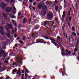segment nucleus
<instances>
[{"mask_svg":"<svg viewBox=\"0 0 79 79\" xmlns=\"http://www.w3.org/2000/svg\"><path fill=\"white\" fill-rule=\"evenodd\" d=\"M47 18L49 20H52L53 18V13H49L47 14Z\"/></svg>","mask_w":79,"mask_h":79,"instance_id":"1","label":"nucleus"},{"mask_svg":"<svg viewBox=\"0 0 79 79\" xmlns=\"http://www.w3.org/2000/svg\"><path fill=\"white\" fill-rule=\"evenodd\" d=\"M21 58H22V56H21V55H19L17 56L16 59L17 60H18L17 61V64H19V63H20L21 64H22V61L21 60H21Z\"/></svg>","mask_w":79,"mask_h":79,"instance_id":"2","label":"nucleus"},{"mask_svg":"<svg viewBox=\"0 0 79 79\" xmlns=\"http://www.w3.org/2000/svg\"><path fill=\"white\" fill-rule=\"evenodd\" d=\"M6 29L7 31V36L9 38H10V28L6 26H5Z\"/></svg>","mask_w":79,"mask_h":79,"instance_id":"3","label":"nucleus"},{"mask_svg":"<svg viewBox=\"0 0 79 79\" xmlns=\"http://www.w3.org/2000/svg\"><path fill=\"white\" fill-rule=\"evenodd\" d=\"M1 8L2 9V10H4V9H5V7L6 6V4L5 3H3L1 4Z\"/></svg>","mask_w":79,"mask_h":79,"instance_id":"4","label":"nucleus"},{"mask_svg":"<svg viewBox=\"0 0 79 79\" xmlns=\"http://www.w3.org/2000/svg\"><path fill=\"white\" fill-rule=\"evenodd\" d=\"M42 10L44 11H47V6H44L42 8Z\"/></svg>","mask_w":79,"mask_h":79,"instance_id":"5","label":"nucleus"},{"mask_svg":"<svg viewBox=\"0 0 79 79\" xmlns=\"http://www.w3.org/2000/svg\"><path fill=\"white\" fill-rule=\"evenodd\" d=\"M7 26H8L10 29H13V25H12L11 24H9L8 23H7Z\"/></svg>","mask_w":79,"mask_h":79,"instance_id":"6","label":"nucleus"},{"mask_svg":"<svg viewBox=\"0 0 79 79\" xmlns=\"http://www.w3.org/2000/svg\"><path fill=\"white\" fill-rule=\"evenodd\" d=\"M50 23L49 21H46L44 23V26H45V25H47V24H48L49 26H50V23Z\"/></svg>","mask_w":79,"mask_h":79,"instance_id":"7","label":"nucleus"},{"mask_svg":"<svg viewBox=\"0 0 79 79\" xmlns=\"http://www.w3.org/2000/svg\"><path fill=\"white\" fill-rule=\"evenodd\" d=\"M41 14L42 16H45L46 15V11L42 10L41 11Z\"/></svg>","mask_w":79,"mask_h":79,"instance_id":"8","label":"nucleus"},{"mask_svg":"<svg viewBox=\"0 0 79 79\" xmlns=\"http://www.w3.org/2000/svg\"><path fill=\"white\" fill-rule=\"evenodd\" d=\"M51 41H52V43L53 44H54V45H56V43H55V40H54V39H52V38H50Z\"/></svg>","mask_w":79,"mask_h":79,"instance_id":"9","label":"nucleus"},{"mask_svg":"<svg viewBox=\"0 0 79 79\" xmlns=\"http://www.w3.org/2000/svg\"><path fill=\"white\" fill-rule=\"evenodd\" d=\"M2 16L5 19H6L7 18V15H6L3 12L2 13Z\"/></svg>","mask_w":79,"mask_h":79,"instance_id":"10","label":"nucleus"},{"mask_svg":"<svg viewBox=\"0 0 79 79\" xmlns=\"http://www.w3.org/2000/svg\"><path fill=\"white\" fill-rule=\"evenodd\" d=\"M27 23V20L26 18H24L23 19V24H25V23Z\"/></svg>","mask_w":79,"mask_h":79,"instance_id":"11","label":"nucleus"},{"mask_svg":"<svg viewBox=\"0 0 79 79\" xmlns=\"http://www.w3.org/2000/svg\"><path fill=\"white\" fill-rule=\"evenodd\" d=\"M6 12H9L11 11V8H10L8 7L6 9Z\"/></svg>","mask_w":79,"mask_h":79,"instance_id":"12","label":"nucleus"},{"mask_svg":"<svg viewBox=\"0 0 79 79\" xmlns=\"http://www.w3.org/2000/svg\"><path fill=\"white\" fill-rule=\"evenodd\" d=\"M66 13V12L65 11H64L63 12V14L62 15V19H64V17H65V13Z\"/></svg>","mask_w":79,"mask_h":79,"instance_id":"13","label":"nucleus"},{"mask_svg":"<svg viewBox=\"0 0 79 79\" xmlns=\"http://www.w3.org/2000/svg\"><path fill=\"white\" fill-rule=\"evenodd\" d=\"M42 6V5L41 4H39L38 5V8L39 9H41Z\"/></svg>","mask_w":79,"mask_h":79,"instance_id":"14","label":"nucleus"},{"mask_svg":"<svg viewBox=\"0 0 79 79\" xmlns=\"http://www.w3.org/2000/svg\"><path fill=\"white\" fill-rule=\"evenodd\" d=\"M0 32L2 35H5V32L3 30H0Z\"/></svg>","mask_w":79,"mask_h":79,"instance_id":"15","label":"nucleus"},{"mask_svg":"<svg viewBox=\"0 0 79 79\" xmlns=\"http://www.w3.org/2000/svg\"><path fill=\"white\" fill-rule=\"evenodd\" d=\"M1 69L2 71H5L6 69V67H2L1 68Z\"/></svg>","mask_w":79,"mask_h":79,"instance_id":"16","label":"nucleus"},{"mask_svg":"<svg viewBox=\"0 0 79 79\" xmlns=\"http://www.w3.org/2000/svg\"><path fill=\"white\" fill-rule=\"evenodd\" d=\"M19 73H21V69L20 68L19 69V70L18 71V72L16 74H18Z\"/></svg>","mask_w":79,"mask_h":79,"instance_id":"17","label":"nucleus"},{"mask_svg":"<svg viewBox=\"0 0 79 79\" xmlns=\"http://www.w3.org/2000/svg\"><path fill=\"white\" fill-rule=\"evenodd\" d=\"M0 52L2 53V54H5V51L3 50H1Z\"/></svg>","mask_w":79,"mask_h":79,"instance_id":"18","label":"nucleus"},{"mask_svg":"<svg viewBox=\"0 0 79 79\" xmlns=\"http://www.w3.org/2000/svg\"><path fill=\"white\" fill-rule=\"evenodd\" d=\"M28 76V75L26 73H25V79H27V77Z\"/></svg>","mask_w":79,"mask_h":79,"instance_id":"19","label":"nucleus"},{"mask_svg":"<svg viewBox=\"0 0 79 79\" xmlns=\"http://www.w3.org/2000/svg\"><path fill=\"white\" fill-rule=\"evenodd\" d=\"M57 3H58V1H57V0H56L54 3V5H56V4H57Z\"/></svg>","mask_w":79,"mask_h":79,"instance_id":"20","label":"nucleus"},{"mask_svg":"<svg viewBox=\"0 0 79 79\" xmlns=\"http://www.w3.org/2000/svg\"><path fill=\"white\" fill-rule=\"evenodd\" d=\"M3 26H1L0 27V31H3Z\"/></svg>","mask_w":79,"mask_h":79,"instance_id":"21","label":"nucleus"},{"mask_svg":"<svg viewBox=\"0 0 79 79\" xmlns=\"http://www.w3.org/2000/svg\"><path fill=\"white\" fill-rule=\"evenodd\" d=\"M67 24H68L69 28H71V26H70V23H69V21H68L67 22Z\"/></svg>","mask_w":79,"mask_h":79,"instance_id":"22","label":"nucleus"},{"mask_svg":"<svg viewBox=\"0 0 79 79\" xmlns=\"http://www.w3.org/2000/svg\"><path fill=\"white\" fill-rule=\"evenodd\" d=\"M58 8H59L58 6H56L55 7V9L56 10V11H58Z\"/></svg>","mask_w":79,"mask_h":79,"instance_id":"23","label":"nucleus"},{"mask_svg":"<svg viewBox=\"0 0 79 79\" xmlns=\"http://www.w3.org/2000/svg\"><path fill=\"white\" fill-rule=\"evenodd\" d=\"M10 17L11 18H14V15H12L11 14H10Z\"/></svg>","mask_w":79,"mask_h":79,"instance_id":"24","label":"nucleus"},{"mask_svg":"<svg viewBox=\"0 0 79 79\" xmlns=\"http://www.w3.org/2000/svg\"><path fill=\"white\" fill-rule=\"evenodd\" d=\"M39 27V25H36L35 27V29H37Z\"/></svg>","mask_w":79,"mask_h":79,"instance_id":"25","label":"nucleus"},{"mask_svg":"<svg viewBox=\"0 0 79 79\" xmlns=\"http://www.w3.org/2000/svg\"><path fill=\"white\" fill-rule=\"evenodd\" d=\"M21 26H22L21 25V24H19V29H21Z\"/></svg>","mask_w":79,"mask_h":79,"instance_id":"26","label":"nucleus"},{"mask_svg":"<svg viewBox=\"0 0 79 79\" xmlns=\"http://www.w3.org/2000/svg\"><path fill=\"white\" fill-rule=\"evenodd\" d=\"M46 3L47 4H48V5H50V4H52V2H46Z\"/></svg>","mask_w":79,"mask_h":79,"instance_id":"27","label":"nucleus"},{"mask_svg":"<svg viewBox=\"0 0 79 79\" xmlns=\"http://www.w3.org/2000/svg\"><path fill=\"white\" fill-rule=\"evenodd\" d=\"M74 50H75V52H76L78 50V49H77V48H75Z\"/></svg>","mask_w":79,"mask_h":79,"instance_id":"28","label":"nucleus"},{"mask_svg":"<svg viewBox=\"0 0 79 79\" xmlns=\"http://www.w3.org/2000/svg\"><path fill=\"white\" fill-rule=\"evenodd\" d=\"M64 25H63L62 26V30L63 31H64Z\"/></svg>","mask_w":79,"mask_h":79,"instance_id":"29","label":"nucleus"},{"mask_svg":"<svg viewBox=\"0 0 79 79\" xmlns=\"http://www.w3.org/2000/svg\"><path fill=\"white\" fill-rule=\"evenodd\" d=\"M12 13L13 14H14V15H15V13H16V11L15 10H13V11L12 12Z\"/></svg>","mask_w":79,"mask_h":79,"instance_id":"30","label":"nucleus"},{"mask_svg":"<svg viewBox=\"0 0 79 79\" xmlns=\"http://www.w3.org/2000/svg\"><path fill=\"white\" fill-rule=\"evenodd\" d=\"M24 74H23L22 77H21V79H24Z\"/></svg>","mask_w":79,"mask_h":79,"instance_id":"31","label":"nucleus"},{"mask_svg":"<svg viewBox=\"0 0 79 79\" xmlns=\"http://www.w3.org/2000/svg\"><path fill=\"white\" fill-rule=\"evenodd\" d=\"M42 42V41L38 40L37 41V43H41Z\"/></svg>","mask_w":79,"mask_h":79,"instance_id":"32","label":"nucleus"},{"mask_svg":"<svg viewBox=\"0 0 79 79\" xmlns=\"http://www.w3.org/2000/svg\"><path fill=\"white\" fill-rule=\"evenodd\" d=\"M19 42L20 43V44H23V41L22 40H21Z\"/></svg>","mask_w":79,"mask_h":79,"instance_id":"33","label":"nucleus"},{"mask_svg":"<svg viewBox=\"0 0 79 79\" xmlns=\"http://www.w3.org/2000/svg\"><path fill=\"white\" fill-rule=\"evenodd\" d=\"M73 34V35H75V36H76V33L74 32H73L72 33Z\"/></svg>","mask_w":79,"mask_h":79,"instance_id":"34","label":"nucleus"},{"mask_svg":"<svg viewBox=\"0 0 79 79\" xmlns=\"http://www.w3.org/2000/svg\"><path fill=\"white\" fill-rule=\"evenodd\" d=\"M36 4H37L36 2H34L33 3V5L34 6H35V5H36Z\"/></svg>","mask_w":79,"mask_h":79,"instance_id":"35","label":"nucleus"},{"mask_svg":"<svg viewBox=\"0 0 79 79\" xmlns=\"http://www.w3.org/2000/svg\"><path fill=\"white\" fill-rule=\"evenodd\" d=\"M13 71V73H15V72H16V71H17V70H16V69H14Z\"/></svg>","mask_w":79,"mask_h":79,"instance_id":"36","label":"nucleus"},{"mask_svg":"<svg viewBox=\"0 0 79 79\" xmlns=\"http://www.w3.org/2000/svg\"><path fill=\"white\" fill-rule=\"evenodd\" d=\"M12 9L13 10H16V8H15V6H13V8H12Z\"/></svg>","mask_w":79,"mask_h":79,"instance_id":"37","label":"nucleus"},{"mask_svg":"<svg viewBox=\"0 0 79 79\" xmlns=\"http://www.w3.org/2000/svg\"><path fill=\"white\" fill-rule=\"evenodd\" d=\"M72 19V17H70L69 18V21H71Z\"/></svg>","mask_w":79,"mask_h":79,"instance_id":"38","label":"nucleus"},{"mask_svg":"<svg viewBox=\"0 0 79 79\" xmlns=\"http://www.w3.org/2000/svg\"><path fill=\"white\" fill-rule=\"evenodd\" d=\"M12 34H15V30H14V29L12 30Z\"/></svg>","mask_w":79,"mask_h":79,"instance_id":"39","label":"nucleus"},{"mask_svg":"<svg viewBox=\"0 0 79 79\" xmlns=\"http://www.w3.org/2000/svg\"><path fill=\"white\" fill-rule=\"evenodd\" d=\"M24 18V16H23V15H22V16H20L19 17V18L20 19H21V18Z\"/></svg>","mask_w":79,"mask_h":79,"instance_id":"40","label":"nucleus"},{"mask_svg":"<svg viewBox=\"0 0 79 79\" xmlns=\"http://www.w3.org/2000/svg\"><path fill=\"white\" fill-rule=\"evenodd\" d=\"M62 74L63 76H64L65 75H66V74L64 72H63L62 73Z\"/></svg>","mask_w":79,"mask_h":79,"instance_id":"41","label":"nucleus"},{"mask_svg":"<svg viewBox=\"0 0 79 79\" xmlns=\"http://www.w3.org/2000/svg\"><path fill=\"white\" fill-rule=\"evenodd\" d=\"M13 65H17V64H16V63L15 62H13Z\"/></svg>","mask_w":79,"mask_h":79,"instance_id":"42","label":"nucleus"},{"mask_svg":"<svg viewBox=\"0 0 79 79\" xmlns=\"http://www.w3.org/2000/svg\"><path fill=\"white\" fill-rule=\"evenodd\" d=\"M68 54L69 55H70V54L71 53V52L70 51H69V52H68Z\"/></svg>","mask_w":79,"mask_h":79,"instance_id":"43","label":"nucleus"},{"mask_svg":"<svg viewBox=\"0 0 79 79\" xmlns=\"http://www.w3.org/2000/svg\"><path fill=\"white\" fill-rule=\"evenodd\" d=\"M14 2V0H12L10 1V3H13Z\"/></svg>","mask_w":79,"mask_h":79,"instance_id":"44","label":"nucleus"},{"mask_svg":"<svg viewBox=\"0 0 79 79\" xmlns=\"http://www.w3.org/2000/svg\"><path fill=\"white\" fill-rule=\"evenodd\" d=\"M4 63H8V61L7 60H5Z\"/></svg>","mask_w":79,"mask_h":79,"instance_id":"45","label":"nucleus"},{"mask_svg":"<svg viewBox=\"0 0 79 79\" xmlns=\"http://www.w3.org/2000/svg\"><path fill=\"white\" fill-rule=\"evenodd\" d=\"M14 26L15 27H16V26H17V24L16 23H14Z\"/></svg>","mask_w":79,"mask_h":79,"instance_id":"46","label":"nucleus"},{"mask_svg":"<svg viewBox=\"0 0 79 79\" xmlns=\"http://www.w3.org/2000/svg\"><path fill=\"white\" fill-rule=\"evenodd\" d=\"M44 37L45 39H48V37L47 36H45Z\"/></svg>","mask_w":79,"mask_h":79,"instance_id":"47","label":"nucleus"},{"mask_svg":"<svg viewBox=\"0 0 79 79\" xmlns=\"http://www.w3.org/2000/svg\"><path fill=\"white\" fill-rule=\"evenodd\" d=\"M61 54L62 55H64V53L63 52H62Z\"/></svg>","mask_w":79,"mask_h":79,"instance_id":"48","label":"nucleus"},{"mask_svg":"<svg viewBox=\"0 0 79 79\" xmlns=\"http://www.w3.org/2000/svg\"><path fill=\"white\" fill-rule=\"evenodd\" d=\"M15 37H17V34H16V33H15V35H14Z\"/></svg>","mask_w":79,"mask_h":79,"instance_id":"49","label":"nucleus"},{"mask_svg":"<svg viewBox=\"0 0 79 79\" xmlns=\"http://www.w3.org/2000/svg\"><path fill=\"white\" fill-rule=\"evenodd\" d=\"M49 31L50 32H52V29H51L50 28L49 29Z\"/></svg>","mask_w":79,"mask_h":79,"instance_id":"50","label":"nucleus"},{"mask_svg":"<svg viewBox=\"0 0 79 79\" xmlns=\"http://www.w3.org/2000/svg\"><path fill=\"white\" fill-rule=\"evenodd\" d=\"M57 42L58 44H59V45H61V43H59V42H58V41H57Z\"/></svg>","mask_w":79,"mask_h":79,"instance_id":"51","label":"nucleus"},{"mask_svg":"<svg viewBox=\"0 0 79 79\" xmlns=\"http://www.w3.org/2000/svg\"><path fill=\"white\" fill-rule=\"evenodd\" d=\"M65 55H66V56H68V52H66L65 53Z\"/></svg>","mask_w":79,"mask_h":79,"instance_id":"52","label":"nucleus"},{"mask_svg":"<svg viewBox=\"0 0 79 79\" xmlns=\"http://www.w3.org/2000/svg\"><path fill=\"white\" fill-rule=\"evenodd\" d=\"M55 24V23H53L51 24V25L52 26H53V25Z\"/></svg>","mask_w":79,"mask_h":79,"instance_id":"53","label":"nucleus"},{"mask_svg":"<svg viewBox=\"0 0 79 79\" xmlns=\"http://www.w3.org/2000/svg\"><path fill=\"white\" fill-rule=\"evenodd\" d=\"M69 41L70 42H71V39L70 38H69Z\"/></svg>","mask_w":79,"mask_h":79,"instance_id":"54","label":"nucleus"},{"mask_svg":"<svg viewBox=\"0 0 79 79\" xmlns=\"http://www.w3.org/2000/svg\"><path fill=\"white\" fill-rule=\"evenodd\" d=\"M72 29L73 30V31H74V30H75V29L74 28V27H72Z\"/></svg>","mask_w":79,"mask_h":79,"instance_id":"55","label":"nucleus"},{"mask_svg":"<svg viewBox=\"0 0 79 79\" xmlns=\"http://www.w3.org/2000/svg\"><path fill=\"white\" fill-rule=\"evenodd\" d=\"M57 39L58 40H60V37H58L57 38Z\"/></svg>","mask_w":79,"mask_h":79,"instance_id":"56","label":"nucleus"},{"mask_svg":"<svg viewBox=\"0 0 79 79\" xmlns=\"http://www.w3.org/2000/svg\"><path fill=\"white\" fill-rule=\"evenodd\" d=\"M31 36L32 37H34L35 36L34 34H32Z\"/></svg>","mask_w":79,"mask_h":79,"instance_id":"57","label":"nucleus"},{"mask_svg":"<svg viewBox=\"0 0 79 79\" xmlns=\"http://www.w3.org/2000/svg\"><path fill=\"white\" fill-rule=\"evenodd\" d=\"M16 31H17V28H15V32H16Z\"/></svg>","mask_w":79,"mask_h":79,"instance_id":"58","label":"nucleus"},{"mask_svg":"<svg viewBox=\"0 0 79 79\" xmlns=\"http://www.w3.org/2000/svg\"><path fill=\"white\" fill-rule=\"evenodd\" d=\"M68 15H69V16H71V13H70V12L69 11V12Z\"/></svg>","mask_w":79,"mask_h":79,"instance_id":"59","label":"nucleus"},{"mask_svg":"<svg viewBox=\"0 0 79 79\" xmlns=\"http://www.w3.org/2000/svg\"><path fill=\"white\" fill-rule=\"evenodd\" d=\"M29 2H30V3L32 2V0H30Z\"/></svg>","mask_w":79,"mask_h":79,"instance_id":"60","label":"nucleus"},{"mask_svg":"<svg viewBox=\"0 0 79 79\" xmlns=\"http://www.w3.org/2000/svg\"><path fill=\"white\" fill-rule=\"evenodd\" d=\"M9 78H10V77H9V76L7 77H6L7 79H9Z\"/></svg>","mask_w":79,"mask_h":79,"instance_id":"61","label":"nucleus"},{"mask_svg":"<svg viewBox=\"0 0 79 79\" xmlns=\"http://www.w3.org/2000/svg\"><path fill=\"white\" fill-rule=\"evenodd\" d=\"M21 13L19 12L18 16H19V15H21Z\"/></svg>","mask_w":79,"mask_h":79,"instance_id":"62","label":"nucleus"},{"mask_svg":"<svg viewBox=\"0 0 79 79\" xmlns=\"http://www.w3.org/2000/svg\"><path fill=\"white\" fill-rule=\"evenodd\" d=\"M77 43H79V38H78V40H77Z\"/></svg>","mask_w":79,"mask_h":79,"instance_id":"63","label":"nucleus"},{"mask_svg":"<svg viewBox=\"0 0 79 79\" xmlns=\"http://www.w3.org/2000/svg\"><path fill=\"white\" fill-rule=\"evenodd\" d=\"M77 35H78V36H79V33H78V32H77Z\"/></svg>","mask_w":79,"mask_h":79,"instance_id":"64","label":"nucleus"}]
</instances>
